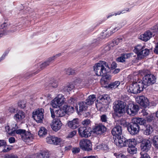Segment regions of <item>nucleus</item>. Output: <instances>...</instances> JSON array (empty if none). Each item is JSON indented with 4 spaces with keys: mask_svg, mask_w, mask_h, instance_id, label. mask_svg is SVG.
<instances>
[{
    "mask_svg": "<svg viewBox=\"0 0 158 158\" xmlns=\"http://www.w3.org/2000/svg\"><path fill=\"white\" fill-rule=\"evenodd\" d=\"M105 67L110 69L107 63L104 61H100L99 63L95 64L94 66V71L97 76H104L107 73Z\"/></svg>",
    "mask_w": 158,
    "mask_h": 158,
    "instance_id": "4",
    "label": "nucleus"
},
{
    "mask_svg": "<svg viewBox=\"0 0 158 158\" xmlns=\"http://www.w3.org/2000/svg\"><path fill=\"white\" fill-rule=\"evenodd\" d=\"M125 142H123L122 145L120 144L118 146L121 147L127 146L128 147L127 149V152L131 154H134L137 152V148L135 146L136 144V140L134 139H127Z\"/></svg>",
    "mask_w": 158,
    "mask_h": 158,
    "instance_id": "5",
    "label": "nucleus"
},
{
    "mask_svg": "<svg viewBox=\"0 0 158 158\" xmlns=\"http://www.w3.org/2000/svg\"><path fill=\"white\" fill-rule=\"evenodd\" d=\"M155 115V113H154L152 114H151L150 116H149V122H150V121H151L152 120L154 119V116Z\"/></svg>",
    "mask_w": 158,
    "mask_h": 158,
    "instance_id": "55",
    "label": "nucleus"
},
{
    "mask_svg": "<svg viewBox=\"0 0 158 158\" xmlns=\"http://www.w3.org/2000/svg\"><path fill=\"white\" fill-rule=\"evenodd\" d=\"M139 39L144 41L148 40V31H147L144 33L140 35Z\"/></svg>",
    "mask_w": 158,
    "mask_h": 158,
    "instance_id": "31",
    "label": "nucleus"
},
{
    "mask_svg": "<svg viewBox=\"0 0 158 158\" xmlns=\"http://www.w3.org/2000/svg\"><path fill=\"white\" fill-rule=\"evenodd\" d=\"M96 100V97L94 95H92L89 96L86 100V102L87 105H90L94 103Z\"/></svg>",
    "mask_w": 158,
    "mask_h": 158,
    "instance_id": "24",
    "label": "nucleus"
},
{
    "mask_svg": "<svg viewBox=\"0 0 158 158\" xmlns=\"http://www.w3.org/2000/svg\"><path fill=\"white\" fill-rule=\"evenodd\" d=\"M82 85H83L84 86L86 87H88L89 85V81L88 80H86L84 82L82 81Z\"/></svg>",
    "mask_w": 158,
    "mask_h": 158,
    "instance_id": "54",
    "label": "nucleus"
},
{
    "mask_svg": "<svg viewBox=\"0 0 158 158\" xmlns=\"http://www.w3.org/2000/svg\"><path fill=\"white\" fill-rule=\"evenodd\" d=\"M37 156L39 158H50V154L47 150H42L37 154Z\"/></svg>",
    "mask_w": 158,
    "mask_h": 158,
    "instance_id": "23",
    "label": "nucleus"
},
{
    "mask_svg": "<svg viewBox=\"0 0 158 158\" xmlns=\"http://www.w3.org/2000/svg\"><path fill=\"white\" fill-rule=\"evenodd\" d=\"M149 84L152 85L155 83L156 81V77L154 75L149 73Z\"/></svg>",
    "mask_w": 158,
    "mask_h": 158,
    "instance_id": "32",
    "label": "nucleus"
},
{
    "mask_svg": "<svg viewBox=\"0 0 158 158\" xmlns=\"http://www.w3.org/2000/svg\"><path fill=\"white\" fill-rule=\"evenodd\" d=\"M122 41L123 38L121 37H119L115 40L113 41V43L114 44L115 43L116 45H117L119 43L121 42Z\"/></svg>",
    "mask_w": 158,
    "mask_h": 158,
    "instance_id": "48",
    "label": "nucleus"
},
{
    "mask_svg": "<svg viewBox=\"0 0 158 158\" xmlns=\"http://www.w3.org/2000/svg\"><path fill=\"white\" fill-rule=\"evenodd\" d=\"M158 31V23L156 25L152 27L149 31V40L152 36H154L156 32Z\"/></svg>",
    "mask_w": 158,
    "mask_h": 158,
    "instance_id": "21",
    "label": "nucleus"
},
{
    "mask_svg": "<svg viewBox=\"0 0 158 158\" xmlns=\"http://www.w3.org/2000/svg\"><path fill=\"white\" fill-rule=\"evenodd\" d=\"M116 158H128V157L124 155L120 154L117 156Z\"/></svg>",
    "mask_w": 158,
    "mask_h": 158,
    "instance_id": "59",
    "label": "nucleus"
},
{
    "mask_svg": "<svg viewBox=\"0 0 158 158\" xmlns=\"http://www.w3.org/2000/svg\"><path fill=\"white\" fill-rule=\"evenodd\" d=\"M139 110V107L137 105L130 103L126 108V112L130 115L134 116L136 114Z\"/></svg>",
    "mask_w": 158,
    "mask_h": 158,
    "instance_id": "11",
    "label": "nucleus"
},
{
    "mask_svg": "<svg viewBox=\"0 0 158 158\" xmlns=\"http://www.w3.org/2000/svg\"><path fill=\"white\" fill-rule=\"evenodd\" d=\"M150 143H152L155 148H158V136H154L152 139L151 142L149 141V144Z\"/></svg>",
    "mask_w": 158,
    "mask_h": 158,
    "instance_id": "28",
    "label": "nucleus"
},
{
    "mask_svg": "<svg viewBox=\"0 0 158 158\" xmlns=\"http://www.w3.org/2000/svg\"><path fill=\"white\" fill-rule=\"evenodd\" d=\"M79 121L78 118L74 119L73 120L69 121L68 124L69 127L72 129L77 128L79 126Z\"/></svg>",
    "mask_w": 158,
    "mask_h": 158,
    "instance_id": "19",
    "label": "nucleus"
},
{
    "mask_svg": "<svg viewBox=\"0 0 158 158\" xmlns=\"http://www.w3.org/2000/svg\"><path fill=\"white\" fill-rule=\"evenodd\" d=\"M44 115L32 116L33 118L35 121L38 123H42L43 122V119Z\"/></svg>",
    "mask_w": 158,
    "mask_h": 158,
    "instance_id": "36",
    "label": "nucleus"
},
{
    "mask_svg": "<svg viewBox=\"0 0 158 158\" xmlns=\"http://www.w3.org/2000/svg\"><path fill=\"white\" fill-rule=\"evenodd\" d=\"M79 144L81 148L84 151L89 152L92 150V144L89 140H81Z\"/></svg>",
    "mask_w": 158,
    "mask_h": 158,
    "instance_id": "12",
    "label": "nucleus"
},
{
    "mask_svg": "<svg viewBox=\"0 0 158 158\" xmlns=\"http://www.w3.org/2000/svg\"><path fill=\"white\" fill-rule=\"evenodd\" d=\"M100 35V37L99 36L98 38L97 39L94 40V42H96L97 41L100 40V39H99V38H100V39H103L106 37L105 35V31L101 33Z\"/></svg>",
    "mask_w": 158,
    "mask_h": 158,
    "instance_id": "42",
    "label": "nucleus"
},
{
    "mask_svg": "<svg viewBox=\"0 0 158 158\" xmlns=\"http://www.w3.org/2000/svg\"><path fill=\"white\" fill-rule=\"evenodd\" d=\"M136 101L144 108L148 106V99L143 96H140L136 99Z\"/></svg>",
    "mask_w": 158,
    "mask_h": 158,
    "instance_id": "15",
    "label": "nucleus"
},
{
    "mask_svg": "<svg viewBox=\"0 0 158 158\" xmlns=\"http://www.w3.org/2000/svg\"><path fill=\"white\" fill-rule=\"evenodd\" d=\"M90 122V121L89 119H87L82 121V123L83 126L89 127Z\"/></svg>",
    "mask_w": 158,
    "mask_h": 158,
    "instance_id": "44",
    "label": "nucleus"
},
{
    "mask_svg": "<svg viewBox=\"0 0 158 158\" xmlns=\"http://www.w3.org/2000/svg\"><path fill=\"white\" fill-rule=\"evenodd\" d=\"M77 133L76 131L74 130L70 132L67 137L68 138H71L73 137Z\"/></svg>",
    "mask_w": 158,
    "mask_h": 158,
    "instance_id": "49",
    "label": "nucleus"
},
{
    "mask_svg": "<svg viewBox=\"0 0 158 158\" xmlns=\"http://www.w3.org/2000/svg\"><path fill=\"white\" fill-rule=\"evenodd\" d=\"M154 128L153 127L150 126L149 125V135L150 134H151L153 132Z\"/></svg>",
    "mask_w": 158,
    "mask_h": 158,
    "instance_id": "61",
    "label": "nucleus"
},
{
    "mask_svg": "<svg viewBox=\"0 0 158 158\" xmlns=\"http://www.w3.org/2000/svg\"><path fill=\"white\" fill-rule=\"evenodd\" d=\"M148 118L146 119L142 118H134L132 119L131 122L127 126V130L129 133L132 135L137 134L139 132V125L142 126V130H143L144 134L148 135Z\"/></svg>",
    "mask_w": 158,
    "mask_h": 158,
    "instance_id": "1",
    "label": "nucleus"
},
{
    "mask_svg": "<svg viewBox=\"0 0 158 158\" xmlns=\"http://www.w3.org/2000/svg\"><path fill=\"white\" fill-rule=\"evenodd\" d=\"M148 51V49H144L143 47L140 45L135 47L134 49V52L137 54V59L138 60L141 59L145 55H147L148 54V53L147 52Z\"/></svg>",
    "mask_w": 158,
    "mask_h": 158,
    "instance_id": "8",
    "label": "nucleus"
},
{
    "mask_svg": "<svg viewBox=\"0 0 158 158\" xmlns=\"http://www.w3.org/2000/svg\"><path fill=\"white\" fill-rule=\"evenodd\" d=\"M74 88V85L73 84H69L67 86L64 87L63 90L65 92H69Z\"/></svg>",
    "mask_w": 158,
    "mask_h": 158,
    "instance_id": "35",
    "label": "nucleus"
},
{
    "mask_svg": "<svg viewBox=\"0 0 158 158\" xmlns=\"http://www.w3.org/2000/svg\"><path fill=\"white\" fill-rule=\"evenodd\" d=\"M122 54L125 58V59L128 58L131 56L130 53H123Z\"/></svg>",
    "mask_w": 158,
    "mask_h": 158,
    "instance_id": "57",
    "label": "nucleus"
},
{
    "mask_svg": "<svg viewBox=\"0 0 158 158\" xmlns=\"http://www.w3.org/2000/svg\"><path fill=\"white\" fill-rule=\"evenodd\" d=\"M9 141L10 143H14L15 142V139L14 137H11L9 138Z\"/></svg>",
    "mask_w": 158,
    "mask_h": 158,
    "instance_id": "60",
    "label": "nucleus"
},
{
    "mask_svg": "<svg viewBox=\"0 0 158 158\" xmlns=\"http://www.w3.org/2000/svg\"><path fill=\"white\" fill-rule=\"evenodd\" d=\"M63 108L65 110L66 113H73L74 111V108L72 106L64 105L63 106Z\"/></svg>",
    "mask_w": 158,
    "mask_h": 158,
    "instance_id": "27",
    "label": "nucleus"
},
{
    "mask_svg": "<svg viewBox=\"0 0 158 158\" xmlns=\"http://www.w3.org/2000/svg\"><path fill=\"white\" fill-rule=\"evenodd\" d=\"M117 27H115L113 28L112 27H111L107 29L105 31V35L106 37H108L110 36L113 33H114L116 31V30Z\"/></svg>",
    "mask_w": 158,
    "mask_h": 158,
    "instance_id": "26",
    "label": "nucleus"
},
{
    "mask_svg": "<svg viewBox=\"0 0 158 158\" xmlns=\"http://www.w3.org/2000/svg\"><path fill=\"white\" fill-rule=\"evenodd\" d=\"M106 128L102 124H100L96 126L94 129V133L98 135H101L106 132Z\"/></svg>",
    "mask_w": 158,
    "mask_h": 158,
    "instance_id": "17",
    "label": "nucleus"
},
{
    "mask_svg": "<svg viewBox=\"0 0 158 158\" xmlns=\"http://www.w3.org/2000/svg\"><path fill=\"white\" fill-rule=\"evenodd\" d=\"M126 106V103L121 101H118L115 102V105L114 108L117 115L118 114H123L125 112L124 108Z\"/></svg>",
    "mask_w": 158,
    "mask_h": 158,
    "instance_id": "10",
    "label": "nucleus"
},
{
    "mask_svg": "<svg viewBox=\"0 0 158 158\" xmlns=\"http://www.w3.org/2000/svg\"><path fill=\"white\" fill-rule=\"evenodd\" d=\"M83 115L85 117H90V114L89 111H88L87 110H84L83 111Z\"/></svg>",
    "mask_w": 158,
    "mask_h": 158,
    "instance_id": "51",
    "label": "nucleus"
},
{
    "mask_svg": "<svg viewBox=\"0 0 158 158\" xmlns=\"http://www.w3.org/2000/svg\"><path fill=\"white\" fill-rule=\"evenodd\" d=\"M54 57H51L48 58L45 62L40 65V70L43 69L51 64L54 61Z\"/></svg>",
    "mask_w": 158,
    "mask_h": 158,
    "instance_id": "20",
    "label": "nucleus"
},
{
    "mask_svg": "<svg viewBox=\"0 0 158 158\" xmlns=\"http://www.w3.org/2000/svg\"><path fill=\"white\" fill-rule=\"evenodd\" d=\"M64 103L63 98H55L52 101L51 104L53 108L60 107Z\"/></svg>",
    "mask_w": 158,
    "mask_h": 158,
    "instance_id": "16",
    "label": "nucleus"
},
{
    "mask_svg": "<svg viewBox=\"0 0 158 158\" xmlns=\"http://www.w3.org/2000/svg\"><path fill=\"white\" fill-rule=\"evenodd\" d=\"M117 61L119 62H123L125 61V59L123 55L121 54V56L117 59Z\"/></svg>",
    "mask_w": 158,
    "mask_h": 158,
    "instance_id": "47",
    "label": "nucleus"
},
{
    "mask_svg": "<svg viewBox=\"0 0 158 158\" xmlns=\"http://www.w3.org/2000/svg\"><path fill=\"white\" fill-rule=\"evenodd\" d=\"M156 105V103L155 102L153 101L151 102H149V106L150 107L152 106H155Z\"/></svg>",
    "mask_w": 158,
    "mask_h": 158,
    "instance_id": "62",
    "label": "nucleus"
},
{
    "mask_svg": "<svg viewBox=\"0 0 158 158\" xmlns=\"http://www.w3.org/2000/svg\"><path fill=\"white\" fill-rule=\"evenodd\" d=\"M47 133V131L45 128L41 127L38 132V134L40 136H42Z\"/></svg>",
    "mask_w": 158,
    "mask_h": 158,
    "instance_id": "37",
    "label": "nucleus"
},
{
    "mask_svg": "<svg viewBox=\"0 0 158 158\" xmlns=\"http://www.w3.org/2000/svg\"><path fill=\"white\" fill-rule=\"evenodd\" d=\"M5 158H18V157L16 155L13 154H10V155H6L5 156Z\"/></svg>",
    "mask_w": 158,
    "mask_h": 158,
    "instance_id": "50",
    "label": "nucleus"
},
{
    "mask_svg": "<svg viewBox=\"0 0 158 158\" xmlns=\"http://www.w3.org/2000/svg\"><path fill=\"white\" fill-rule=\"evenodd\" d=\"M77 101V99L76 98L71 97L69 99L68 102L71 105H73L74 103L76 104Z\"/></svg>",
    "mask_w": 158,
    "mask_h": 158,
    "instance_id": "43",
    "label": "nucleus"
},
{
    "mask_svg": "<svg viewBox=\"0 0 158 158\" xmlns=\"http://www.w3.org/2000/svg\"><path fill=\"white\" fill-rule=\"evenodd\" d=\"M15 134L20 135L22 139L25 142H28L33 139L31 133L28 131L26 132L25 130L18 129L15 131Z\"/></svg>",
    "mask_w": 158,
    "mask_h": 158,
    "instance_id": "7",
    "label": "nucleus"
},
{
    "mask_svg": "<svg viewBox=\"0 0 158 158\" xmlns=\"http://www.w3.org/2000/svg\"><path fill=\"white\" fill-rule=\"evenodd\" d=\"M8 111L11 113H14L17 112L18 111V110L15 109L12 106H11L9 107L8 109Z\"/></svg>",
    "mask_w": 158,
    "mask_h": 158,
    "instance_id": "46",
    "label": "nucleus"
},
{
    "mask_svg": "<svg viewBox=\"0 0 158 158\" xmlns=\"http://www.w3.org/2000/svg\"><path fill=\"white\" fill-rule=\"evenodd\" d=\"M100 120L102 122L107 123L108 118L105 114H103L100 116Z\"/></svg>",
    "mask_w": 158,
    "mask_h": 158,
    "instance_id": "40",
    "label": "nucleus"
},
{
    "mask_svg": "<svg viewBox=\"0 0 158 158\" xmlns=\"http://www.w3.org/2000/svg\"><path fill=\"white\" fill-rule=\"evenodd\" d=\"M26 103L24 101H19L18 103V106L21 108H24L26 107Z\"/></svg>",
    "mask_w": 158,
    "mask_h": 158,
    "instance_id": "41",
    "label": "nucleus"
},
{
    "mask_svg": "<svg viewBox=\"0 0 158 158\" xmlns=\"http://www.w3.org/2000/svg\"><path fill=\"white\" fill-rule=\"evenodd\" d=\"M82 158H98L97 156H89L83 157Z\"/></svg>",
    "mask_w": 158,
    "mask_h": 158,
    "instance_id": "64",
    "label": "nucleus"
},
{
    "mask_svg": "<svg viewBox=\"0 0 158 158\" xmlns=\"http://www.w3.org/2000/svg\"><path fill=\"white\" fill-rule=\"evenodd\" d=\"M110 100V98L108 95H104L102 96L100 98V101L103 103L106 104H107Z\"/></svg>",
    "mask_w": 158,
    "mask_h": 158,
    "instance_id": "29",
    "label": "nucleus"
},
{
    "mask_svg": "<svg viewBox=\"0 0 158 158\" xmlns=\"http://www.w3.org/2000/svg\"><path fill=\"white\" fill-rule=\"evenodd\" d=\"M116 63L115 62H113L111 65V68L112 69H115L117 66Z\"/></svg>",
    "mask_w": 158,
    "mask_h": 158,
    "instance_id": "63",
    "label": "nucleus"
},
{
    "mask_svg": "<svg viewBox=\"0 0 158 158\" xmlns=\"http://www.w3.org/2000/svg\"><path fill=\"white\" fill-rule=\"evenodd\" d=\"M62 124L60 119L57 118L53 120L51 127L54 131H57L61 128Z\"/></svg>",
    "mask_w": 158,
    "mask_h": 158,
    "instance_id": "14",
    "label": "nucleus"
},
{
    "mask_svg": "<svg viewBox=\"0 0 158 158\" xmlns=\"http://www.w3.org/2000/svg\"><path fill=\"white\" fill-rule=\"evenodd\" d=\"M78 132L81 137L87 138L91 136L92 131L89 127L81 126L78 128Z\"/></svg>",
    "mask_w": 158,
    "mask_h": 158,
    "instance_id": "9",
    "label": "nucleus"
},
{
    "mask_svg": "<svg viewBox=\"0 0 158 158\" xmlns=\"http://www.w3.org/2000/svg\"><path fill=\"white\" fill-rule=\"evenodd\" d=\"M61 141V139L60 138L56 137H54L53 144L55 145L59 144Z\"/></svg>",
    "mask_w": 158,
    "mask_h": 158,
    "instance_id": "39",
    "label": "nucleus"
},
{
    "mask_svg": "<svg viewBox=\"0 0 158 158\" xmlns=\"http://www.w3.org/2000/svg\"><path fill=\"white\" fill-rule=\"evenodd\" d=\"M44 109L42 108L37 109L35 111L33 112V116L44 115Z\"/></svg>",
    "mask_w": 158,
    "mask_h": 158,
    "instance_id": "33",
    "label": "nucleus"
},
{
    "mask_svg": "<svg viewBox=\"0 0 158 158\" xmlns=\"http://www.w3.org/2000/svg\"><path fill=\"white\" fill-rule=\"evenodd\" d=\"M58 85V81L53 79L51 80L48 86L49 87H52L55 88H57Z\"/></svg>",
    "mask_w": 158,
    "mask_h": 158,
    "instance_id": "30",
    "label": "nucleus"
},
{
    "mask_svg": "<svg viewBox=\"0 0 158 158\" xmlns=\"http://www.w3.org/2000/svg\"><path fill=\"white\" fill-rule=\"evenodd\" d=\"M6 145V141L3 140H0V147L1 146H5Z\"/></svg>",
    "mask_w": 158,
    "mask_h": 158,
    "instance_id": "56",
    "label": "nucleus"
},
{
    "mask_svg": "<svg viewBox=\"0 0 158 158\" xmlns=\"http://www.w3.org/2000/svg\"><path fill=\"white\" fill-rule=\"evenodd\" d=\"M54 137L53 136H51L47 138V142L48 143L50 144H53V141Z\"/></svg>",
    "mask_w": 158,
    "mask_h": 158,
    "instance_id": "45",
    "label": "nucleus"
},
{
    "mask_svg": "<svg viewBox=\"0 0 158 158\" xmlns=\"http://www.w3.org/2000/svg\"><path fill=\"white\" fill-rule=\"evenodd\" d=\"M50 112L51 114V117L52 118H54L56 115L57 117H62L64 116L66 113L65 110L63 108L62 109H59L57 110H56L55 113L54 109L51 108H50Z\"/></svg>",
    "mask_w": 158,
    "mask_h": 158,
    "instance_id": "13",
    "label": "nucleus"
},
{
    "mask_svg": "<svg viewBox=\"0 0 158 158\" xmlns=\"http://www.w3.org/2000/svg\"><path fill=\"white\" fill-rule=\"evenodd\" d=\"M120 84V82L119 81H116L114 82L110 83L108 85V87L110 89L117 88Z\"/></svg>",
    "mask_w": 158,
    "mask_h": 158,
    "instance_id": "34",
    "label": "nucleus"
},
{
    "mask_svg": "<svg viewBox=\"0 0 158 158\" xmlns=\"http://www.w3.org/2000/svg\"><path fill=\"white\" fill-rule=\"evenodd\" d=\"M140 147L141 150L140 158H148V139H143L140 142Z\"/></svg>",
    "mask_w": 158,
    "mask_h": 158,
    "instance_id": "6",
    "label": "nucleus"
},
{
    "mask_svg": "<svg viewBox=\"0 0 158 158\" xmlns=\"http://www.w3.org/2000/svg\"><path fill=\"white\" fill-rule=\"evenodd\" d=\"M148 74H145L142 82H138L133 83L127 86L129 93L135 94L139 93L148 86Z\"/></svg>",
    "mask_w": 158,
    "mask_h": 158,
    "instance_id": "2",
    "label": "nucleus"
},
{
    "mask_svg": "<svg viewBox=\"0 0 158 158\" xmlns=\"http://www.w3.org/2000/svg\"><path fill=\"white\" fill-rule=\"evenodd\" d=\"M7 128V131L9 132V134L12 135H14L15 134V131L17 130L18 128L16 124H14L12 125V129L11 130L9 129V127L7 126L6 127V128Z\"/></svg>",
    "mask_w": 158,
    "mask_h": 158,
    "instance_id": "25",
    "label": "nucleus"
},
{
    "mask_svg": "<svg viewBox=\"0 0 158 158\" xmlns=\"http://www.w3.org/2000/svg\"><path fill=\"white\" fill-rule=\"evenodd\" d=\"M119 123L123 126H126L127 125L126 122L125 120H121L120 121Z\"/></svg>",
    "mask_w": 158,
    "mask_h": 158,
    "instance_id": "58",
    "label": "nucleus"
},
{
    "mask_svg": "<svg viewBox=\"0 0 158 158\" xmlns=\"http://www.w3.org/2000/svg\"><path fill=\"white\" fill-rule=\"evenodd\" d=\"M87 104L84 101L79 102L75 106L76 110L77 112H80L85 110L87 108Z\"/></svg>",
    "mask_w": 158,
    "mask_h": 158,
    "instance_id": "18",
    "label": "nucleus"
},
{
    "mask_svg": "<svg viewBox=\"0 0 158 158\" xmlns=\"http://www.w3.org/2000/svg\"><path fill=\"white\" fill-rule=\"evenodd\" d=\"M111 133L115 139L114 142L117 145L119 146L123 142H125L126 138L122 134L121 127L118 125H116L111 130Z\"/></svg>",
    "mask_w": 158,
    "mask_h": 158,
    "instance_id": "3",
    "label": "nucleus"
},
{
    "mask_svg": "<svg viewBox=\"0 0 158 158\" xmlns=\"http://www.w3.org/2000/svg\"><path fill=\"white\" fill-rule=\"evenodd\" d=\"M80 149L79 148H73L72 149L73 153L74 154L79 152Z\"/></svg>",
    "mask_w": 158,
    "mask_h": 158,
    "instance_id": "52",
    "label": "nucleus"
},
{
    "mask_svg": "<svg viewBox=\"0 0 158 158\" xmlns=\"http://www.w3.org/2000/svg\"><path fill=\"white\" fill-rule=\"evenodd\" d=\"M25 117V114L24 113L21 111L19 110L18 112L14 116V118L17 121H19Z\"/></svg>",
    "mask_w": 158,
    "mask_h": 158,
    "instance_id": "22",
    "label": "nucleus"
},
{
    "mask_svg": "<svg viewBox=\"0 0 158 158\" xmlns=\"http://www.w3.org/2000/svg\"><path fill=\"white\" fill-rule=\"evenodd\" d=\"M101 147V149L104 151H107L108 149V147L107 145L106 144H102Z\"/></svg>",
    "mask_w": 158,
    "mask_h": 158,
    "instance_id": "53",
    "label": "nucleus"
},
{
    "mask_svg": "<svg viewBox=\"0 0 158 158\" xmlns=\"http://www.w3.org/2000/svg\"><path fill=\"white\" fill-rule=\"evenodd\" d=\"M65 73L66 74L68 75H73L75 73V70L74 69L69 68L65 69Z\"/></svg>",
    "mask_w": 158,
    "mask_h": 158,
    "instance_id": "38",
    "label": "nucleus"
}]
</instances>
